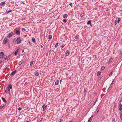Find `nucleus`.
<instances>
[{"instance_id": "obj_1", "label": "nucleus", "mask_w": 122, "mask_h": 122, "mask_svg": "<svg viewBox=\"0 0 122 122\" xmlns=\"http://www.w3.org/2000/svg\"><path fill=\"white\" fill-rule=\"evenodd\" d=\"M13 34V32H11L10 33H9L8 34L7 36V37L9 38H10L12 36Z\"/></svg>"}, {"instance_id": "obj_2", "label": "nucleus", "mask_w": 122, "mask_h": 122, "mask_svg": "<svg viewBox=\"0 0 122 122\" xmlns=\"http://www.w3.org/2000/svg\"><path fill=\"white\" fill-rule=\"evenodd\" d=\"M18 44H20L21 43L20 37H19L17 38L16 40Z\"/></svg>"}, {"instance_id": "obj_3", "label": "nucleus", "mask_w": 122, "mask_h": 122, "mask_svg": "<svg viewBox=\"0 0 122 122\" xmlns=\"http://www.w3.org/2000/svg\"><path fill=\"white\" fill-rule=\"evenodd\" d=\"M7 42L8 39L6 38H5L3 41V42L4 44H5Z\"/></svg>"}, {"instance_id": "obj_4", "label": "nucleus", "mask_w": 122, "mask_h": 122, "mask_svg": "<svg viewBox=\"0 0 122 122\" xmlns=\"http://www.w3.org/2000/svg\"><path fill=\"white\" fill-rule=\"evenodd\" d=\"M118 108L120 111H121L122 109V105L121 103L119 105Z\"/></svg>"}, {"instance_id": "obj_5", "label": "nucleus", "mask_w": 122, "mask_h": 122, "mask_svg": "<svg viewBox=\"0 0 122 122\" xmlns=\"http://www.w3.org/2000/svg\"><path fill=\"white\" fill-rule=\"evenodd\" d=\"M4 55V53L3 52H2L0 53V58H2Z\"/></svg>"}, {"instance_id": "obj_6", "label": "nucleus", "mask_w": 122, "mask_h": 122, "mask_svg": "<svg viewBox=\"0 0 122 122\" xmlns=\"http://www.w3.org/2000/svg\"><path fill=\"white\" fill-rule=\"evenodd\" d=\"M6 91H7V93L8 94H10V89L7 88H6Z\"/></svg>"}, {"instance_id": "obj_7", "label": "nucleus", "mask_w": 122, "mask_h": 122, "mask_svg": "<svg viewBox=\"0 0 122 122\" xmlns=\"http://www.w3.org/2000/svg\"><path fill=\"white\" fill-rule=\"evenodd\" d=\"M47 107V105H46L45 106L44 105H43L42 106V107L43 108V111H44L46 108Z\"/></svg>"}, {"instance_id": "obj_8", "label": "nucleus", "mask_w": 122, "mask_h": 122, "mask_svg": "<svg viewBox=\"0 0 122 122\" xmlns=\"http://www.w3.org/2000/svg\"><path fill=\"white\" fill-rule=\"evenodd\" d=\"M16 72V70H15V71H12V72L11 73L10 75H14L15 74Z\"/></svg>"}, {"instance_id": "obj_9", "label": "nucleus", "mask_w": 122, "mask_h": 122, "mask_svg": "<svg viewBox=\"0 0 122 122\" xmlns=\"http://www.w3.org/2000/svg\"><path fill=\"white\" fill-rule=\"evenodd\" d=\"M93 117L92 115L90 117V118L89 120H88L87 122H90L92 120Z\"/></svg>"}, {"instance_id": "obj_10", "label": "nucleus", "mask_w": 122, "mask_h": 122, "mask_svg": "<svg viewBox=\"0 0 122 122\" xmlns=\"http://www.w3.org/2000/svg\"><path fill=\"white\" fill-rule=\"evenodd\" d=\"M20 33V31L19 30H17L16 31L15 34L18 35H19Z\"/></svg>"}, {"instance_id": "obj_11", "label": "nucleus", "mask_w": 122, "mask_h": 122, "mask_svg": "<svg viewBox=\"0 0 122 122\" xmlns=\"http://www.w3.org/2000/svg\"><path fill=\"white\" fill-rule=\"evenodd\" d=\"M34 74L37 76H38L39 75L38 72L37 71H35L34 73Z\"/></svg>"}, {"instance_id": "obj_12", "label": "nucleus", "mask_w": 122, "mask_h": 122, "mask_svg": "<svg viewBox=\"0 0 122 122\" xmlns=\"http://www.w3.org/2000/svg\"><path fill=\"white\" fill-rule=\"evenodd\" d=\"M6 104H2L1 106H0V109H1L3 107H4V106H5Z\"/></svg>"}, {"instance_id": "obj_13", "label": "nucleus", "mask_w": 122, "mask_h": 122, "mask_svg": "<svg viewBox=\"0 0 122 122\" xmlns=\"http://www.w3.org/2000/svg\"><path fill=\"white\" fill-rule=\"evenodd\" d=\"M5 4V2H2L0 3V5L1 6H3Z\"/></svg>"}, {"instance_id": "obj_14", "label": "nucleus", "mask_w": 122, "mask_h": 122, "mask_svg": "<svg viewBox=\"0 0 122 122\" xmlns=\"http://www.w3.org/2000/svg\"><path fill=\"white\" fill-rule=\"evenodd\" d=\"M1 98L2 100L5 103L6 102V101L5 98L3 97H1Z\"/></svg>"}, {"instance_id": "obj_15", "label": "nucleus", "mask_w": 122, "mask_h": 122, "mask_svg": "<svg viewBox=\"0 0 122 122\" xmlns=\"http://www.w3.org/2000/svg\"><path fill=\"white\" fill-rule=\"evenodd\" d=\"M7 88H8L9 89H11L12 88V86L10 85H9L8 86Z\"/></svg>"}, {"instance_id": "obj_16", "label": "nucleus", "mask_w": 122, "mask_h": 122, "mask_svg": "<svg viewBox=\"0 0 122 122\" xmlns=\"http://www.w3.org/2000/svg\"><path fill=\"white\" fill-rule=\"evenodd\" d=\"M3 57L4 59L5 60H6L7 59V56L6 55H4Z\"/></svg>"}, {"instance_id": "obj_17", "label": "nucleus", "mask_w": 122, "mask_h": 122, "mask_svg": "<svg viewBox=\"0 0 122 122\" xmlns=\"http://www.w3.org/2000/svg\"><path fill=\"white\" fill-rule=\"evenodd\" d=\"M68 17V15L66 14H65L63 16V17L64 18H67Z\"/></svg>"}, {"instance_id": "obj_18", "label": "nucleus", "mask_w": 122, "mask_h": 122, "mask_svg": "<svg viewBox=\"0 0 122 122\" xmlns=\"http://www.w3.org/2000/svg\"><path fill=\"white\" fill-rule=\"evenodd\" d=\"M69 51H66L65 52V54L66 55V56H68L69 55Z\"/></svg>"}, {"instance_id": "obj_19", "label": "nucleus", "mask_w": 122, "mask_h": 122, "mask_svg": "<svg viewBox=\"0 0 122 122\" xmlns=\"http://www.w3.org/2000/svg\"><path fill=\"white\" fill-rule=\"evenodd\" d=\"M23 62V61H20L18 63L19 64V65H21L22 64Z\"/></svg>"}, {"instance_id": "obj_20", "label": "nucleus", "mask_w": 122, "mask_h": 122, "mask_svg": "<svg viewBox=\"0 0 122 122\" xmlns=\"http://www.w3.org/2000/svg\"><path fill=\"white\" fill-rule=\"evenodd\" d=\"M79 35H78L75 37V39H79Z\"/></svg>"}, {"instance_id": "obj_21", "label": "nucleus", "mask_w": 122, "mask_h": 122, "mask_svg": "<svg viewBox=\"0 0 122 122\" xmlns=\"http://www.w3.org/2000/svg\"><path fill=\"white\" fill-rule=\"evenodd\" d=\"M92 23L91 22V20H89L87 22V24H92Z\"/></svg>"}, {"instance_id": "obj_22", "label": "nucleus", "mask_w": 122, "mask_h": 122, "mask_svg": "<svg viewBox=\"0 0 122 122\" xmlns=\"http://www.w3.org/2000/svg\"><path fill=\"white\" fill-rule=\"evenodd\" d=\"M99 107H98V108L97 109V110L96 111V112L97 113L99 112Z\"/></svg>"}, {"instance_id": "obj_23", "label": "nucleus", "mask_w": 122, "mask_h": 122, "mask_svg": "<svg viewBox=\"0 0 122 122\" xmlns=\"http://www.w3.org/2000/svg\"><path fill=\"white\" fill-rule=\"evenodd\" d=\"M118 52L119 53V54L120 55L122 53V51L120 50H118Z\"/></svg>"}, {"instance_id": "obj_24", "label": "nucleus", "mask_w": 122, "mask_h": 122, "mask_svg": "<svg viewBox=\"0 0 122 122\" xmlns=\"http://www.w3.org/2000/svg\"><path fill=\"white\" fill-rule=\"evenodd\" d=\"M101 72L98 71L97 72V76H99L101 74Z\"/></svg>"}, {"instance_id": "obj_25", "label": "nucleus", "mask_w": 122, "mask_h": 122, "mask_svg": "<svg viewBox=\"0 0 122 122\" xmlns=\"http://www.w3.org/2000/svg\"><path fill=\"white\" fill-rule=\"evenodd\" d=\"M63 21L65 23L67 22V20L65 19H63Z\"/></svg>"}, {"instance_id": "obj_26", "label": "nucleus", "mask_w": 122, "mask_h": 122, "mask_svg": "<svg viewBox=\"0 0 122 122\" xmlns=\"http://www.w3.org/2000/svg\"><path fill=\"white\" fill-rule=\"evenodd\" d=\"M86 90L85 89H84V94L85 95L86 94Z\"/></svg>"}, {"instance_id": "obj_27", "label": "nucleus", "mask_w": 122, "mask_h": 122, "mask_svg": "<svg viewBox=\"0 0 122 122\" xmlns=\"http://www.w3.org/2000/svg\"><path fill=\"white\" fill-rule=\"evenodd\" d=\"M52 37V35H50L49 36V39H51Z\"/></svg>"}, {"instance_id": "obj_28", "label": "nucleus", "mask_w": 122, "mask_h": 122, "mask_svg": "<svg viewBox=\"0 0 122 122\" xmlns=\"http://www.w3.org/2000/svg\"><path fill=\"white\" fill-rule=\"evenodd\" d=\"M113 81H112V83L110 85V86L109 87V88H111V87L112 86V83H113Z\"/></svg>"}, {"instance_id": "obj_29", "label": "nucleus", "mask_w": 122, "mask_h": 122, "mask_svg": "<svg viewBox=\"0 0 122 122\" xmlns=\"http://www.w3.org/2000/svg\"><path fill=\"white\" fill-rule=\"evenodd\" d=\"M10 55H9L7 57V60H8L9 59H10Z\"/></svg>"}, {"instance_id": "obj_30", "label": "nucleus", "mask_w": 122, "mask_h": 122, "mask_svg": "<svg viewBox=\"0 0 122 122\" xmlns=\"http://www.w3.org/2000/svg\"><path fill=\"white\" fill-rule=\"evenodd\" d=\"M32 41L33 43L35 42V40L33 37L32 38Z\"/></svg>"}, {"instance_id": "obj_31", "label": "nucleus", "mask_w": 122, "mask_h": 122, "mask_svg": "<svg viewBox=\"0 0 122 122\" xmlns=\"http://www.w3.org/2000/svg\"><path fill=\"white\" fill-rule=\"evenodd\" d=\"M58 82H59L57 80V81H56L55 82V84L56 85H57L58 83Z\"/></svg>"}, {"instance_id": "obj_32", "label": "nucleus", "mask_w": 122, "mask_h": 122, "mask_svg": "<svg viewBox=\"0 0 122 122\" xmlns=\"http://www.w3.org/2000/svg\"><path fill=\"white\" fill-rule=\"evenodd\" d=\"M113 71H112L110 73V74H109V76H111L112 75V74L113 73Z\"/></svg>"}, {"instance_id": "obj_33", "label": "nucleus", "mask_w": 122, "mask_h": 122, "mask_svg": "<svg viewBox=\"0 0 122 122\" xmlns=\"http://www.w3.org/2000/svg\"><path fill=\"white\" fill-rule=\"evenodd\" d=\"M112 58H110V59L109 61V62L110 63H111L112 62Z\"/></svg>"}, {"instance_id": "obj_34", "label": "nucleus", "mask_w": 122, "mask_h": 122, "mask_svg": "<svg viewBox=\"0 0 122 122\" xmlns=\"http://www.w3.org/2000/svg\"><path fill=\"white\" fill-rule=\"evenodd\" d=\"M33 62H34V61H31L30 63V66H31L32 65V64H33Z\"/></svg>"}, {"instance_id": "obj_35", "label": "nucleus", "mask_w": 122, "mask_h": 122, "mask_svg": "<svg viewBox=\"0 0 122 122\" xmlns=\"http://www.w3.org/2000/svg\"><path fill=\"white\" fill-rule=\"evenodd\" d=\"M105 67L104 66H102L101 67V69L102 70H103L105 69Z\"/></svg>"}, {"instance_id": "obj_36", "label": "nucleus", "mask_w": 122, "mask_h": 122, "mask_svg": "<svg viewBox=\"0 0 122 122\" xmlns=\"http://www.w3.org/2000/svg\"><path fill=\"white\" fill-rule=\"evenodd\" d=\"M58 43H56V44H55V47H56V48L57 47V46H58Z\"/></svg>"}, {"instance_id": "obj_37", "label": "nucleus", "mask_w": 122, "mask_h": 122, "mask_svg": "<svg viewBox=\"0 0 122 122\" xmlns=\"http://www.w3.org/2000/svg\"><path fill=\"white\" fill-rule=\"evenodd\" d=\"M120 18H119L118 19V20H117V23H119V22L120 21Z\"/></svg>"}, {"instance_id": "obj_38", "label": "nucleus", "mask_w": 122, "mask_h": 122, "mask_svg": "<svg viewBox=\"0 0 122 122\" xmlns=\"http://www.w3.org/2000/svg\"><path fill=\"white\" fill-rule=\"evenodd\" d=\"M22 31H25L26 30L24 28H22Z\"/></svg>"}, {"instance_id": "obj_39", "label": "nucleus", "mask_w": 122, "mask_h": 122, "mask_svg": "<svg viewBox=\"0 0 122 122\" xmlns=\"http://www.w3.org/2000/svg\"><path fill=\"white\" fill-rule=\"evenodd\" d=\"M69 5L71 6V7H72L73 4L72 3H71L70 4H69Z\"/></svg>"}, {"instance_id": "obj_40", "label": "nucleus", "mask_w": 122, "mask_h": 122, "mask_svg": "<svg viewBox=\"0 0 122 122\" xmlns=\"http://www.w3.org/2000/svg\"><path fill=\"white\" fill-rule=\"evenodd\" d=\"M61 48H63V49H64L65 48V47H64V45L61 46Z\"/></svg>"}, {"instance_id": "obj_41", "label": "nucleus", "mask_w": 122, "mask_h": 122, "mask_svg": "<svg viewBox=\"0 0 122 122\" xmlns=\"http://www.w3.org/2000/svg\"><path fill=\"white\" fill-rule=\"evenodd\" d=\"M18 109L19 111H20L22 109V108H21L20 107H19L18 108Z\"/></svg>"}, {"instance_id": "obj_42", "label": "nucleus", "mask_w": 122, "mask_h": 122, "mask_svg": "<svg viewBox=\"0 0 122 122\" xmlns=\"http://www.w3.org/2000/svg\"><path fill=\"white\" fill-rule=\"evenodd\" d=\"M120 117L121 120H122V114H121Z\"/></svg>"}, {"instance_id": "obj_43", "label": "nucleus", "mask_w": 122, "mask_h": 122, "mask_svg": "<svg viewBox=\"0 0 122 122\" xmlns=\"http://www.w3.org/2000/svg\"><path fill=\"white\" fill-rule=\"evenodd\" d=\"M17 53H18V52L17 51H16L15 52V55H16Z\"/></svg>"}, {"instance_id": "obj_44", "label": "nucleus", "mask_w": 122, "mask_h": 122, "mask_svg": "<svg viewBox=\"0 0 122 122\" xmlns=\"http://www.w3.org/2000/svg\"><path fill=\"white\" fill-rule=\"evenodd\" d=\"M117 24V20H116L115 22V24L116 25Z\"/></svg>"}, {"instance_id": "obj_45", "label": "nucleus", "mask_w": 122, "mask_h": 122, "mask_svg": "<svg viewBox=\"0 0 122 122\" xmlns=\"http://www.w3.org/2000/svg\"><path fill=\"white\" fill-rule=\"evenodd\" d=\"M83 16V15L82 14H81L80 15V16L81 17H82Z\"/></svg>"}, {"instance_id": "obj_46", "label": "nucleus", "mask_w": 122, "mask_h": 122, "mask_svg": "<svg viewBox=\"0 0 122 122\" xmlns=\"http://www.w3.org/2000/svg\"><path fill=\"white\" fill-rule=\"evenodd\" d=\"M12 23L10 24L9 25V26H10L12 25Z\"/></svg>"}, {"instance_id": "obj_47", "label": "nucleus", "mask_w": 122, "mask_h": 122, "mask_svg": "<svg viewBox=\"0 0 122 122\" xmlns=\"http://www.w3.org/2000/svg\"><path fill=\"white\" fill-rule=\"evenodd\" d=\"M114 107H116V106H115V102H114Z\"/></svg>"}, {"instance_id": "obj_48", "label": "nucleus", "mask_w": 122, "mask_h": 122, "mask_svg": "<svg viewBox=\"0 0 122 122\" xmlns=\"http://www.w3.org/2000/svg\"><path fill=\"white\" fill-rule=\"evenodd\" d=\"M27 36V35H25L24 36V37H26Z\"/></svg>"}, {"instance_id": "obj_49", "label": "nucleus", "mask_w": 122, "mask_h": 122, "mask_svg": "<svg viewBox=\"0 0 122 122\" xmlns=\"http://www.w3.org/2000/svg\"><path fill=\"white\" fill-rule=\"evenodd\" d=\"M5 92L6 93H7V91H6V89L5 90Z\"/></svg>"}, {"instance_id": "obj_50", "label": "nucleus", "mask_w": 122, "mask_h": 122, "mask_svg": "<svg viewBox=\"0 0 122 122\" xmlns=\"http://www.w3.org/2000/svg\"><path fill=\"white\" fill-rule=\"evenodd\" d=\"M40 46H41V48H42L43 47V46L42 45H41Z\"/></svg>"}, {"instance_id": "obj_51", "label": "nucleus", "mask_w": 122, "mask_h": 122, "mask_svg": "<svg viewBox=\"0 0 122 122\" xmlns=\"http://www.w3.org/2000/svg\"><path fill=\"white\" fill-rule=\"evenodd\" d=\"M65 5V4H63V7H64Z\"/></svg>"}, {"instance_id": "obj_52", "label": "nucleus", "mask_w": 122, "mask_h": 122, "mask_svg": "<svg viewBox=\"0 0 122 122\" xmlns=\"http://www.w3.org/2000/svg\"><path fill=\"white\" fill-rule=\"evenodd\" d=\"M90 26H91V27H92V24H90Z\"/></svg>"}, {"instance_id": "obj_53", "label": "nucleus", "mask_w": 122, "mask_h": 122, "mask_svg": "<svg viewBox=\"0 0 122 122\" xmlns=\"http://www.w3.org/2000/svg\"><path fill=\"white\" fill-rule=\"evenodd\" d=\"M11 11V10H9V11H8V13H9V12H10Z\"/></svg>"}, {"instance_id": "obj_54", "label": "nucleus", "mask_w": 122, "mask_h": 122, "mask_svg": "<svg viewBox=\"0 0 122 122\" xmlns=\"http://www.w3.org/2000/svg\"><path fill=\"white\" fill-rule=\"evenodd\" d=\"M97 101H95V102H94V103H96Z\"/></svg>"}, {"instance_id": "obj_55", "label": "nucleus", "mask_w": 122, "mask_h": 122, "mask_svg": "<svg viewBox=\"0 0 122 122\" xmlns=\"http://www.w3.org/2000/svg\"><path fill=\"white\" fill-rule=\"evenodd\" d=\"M61 119H60V121L59 122H61Z\"/></svg>"}, {"instance_id": "obj_56", "label": "nucleus", "mask_w": 122, "mask_h": 122, "mask_svg": "<svg viewBox=\"0 0 122 122\" xmlns=\"http://www.w3.org/2000/svg\"><path fill=\"white\" fill-rule=\"evenodd\" d=\"M98 99V98H97L96 99V101H97Z\"/></svg>"}, {"instance_id": "obj_57", "label": "nucleus", "mask_w": 122, "mask_h": 122, "mask_svg": "<svg viewBox=\"0 0 122 122\" xmlns=\"http://www.w3.org/2000/svg\"><path fill=\"white\" fill-rule=\"evenodd\" d=\"M18 50H19V49H17L16 50V51H17L18 52Z\"/></svg>"}, {"instance_id": "obj_58", "label": "nucleus", "mask_w": 122, "mask_h": 122, "mask_svg": "<svg viewBox=\"0 0 122 122\" xmlns=\"http://www.w3.org/2000/svg\"><path fill=\"white\" fill-rule=\"evenodd\" d=\"M2 67V66L1 65H0V68L1 67Z\"/></svg>"}, {"instance_id": "obj_59", "label": "nucleus", "mask_w": 122, "mask_h": 122, "mask_svg": "<svg viewBox=\"0 0 122 122\" xmlns=\"http://www.w3.org/2000/svg\"><path fill=\"white\" fill-rule=\"evenodd\" d=\"M95 103H94V104H93V106H94V105H95Z\"/></svg>"}, {"instance_id": "obj_60", "label": "nucleus", "mask_w": 122, "mask_h": 122, "mask_svg": "<svg viewBox=\"0 0 122 122\" xmlns=\"http://www.w3.org/2000/svg\"><path fill=\"white\" fill-rule=\"evenodd\" d=\"M42 119H43V118H42L41 119V121L42 120Z\"/></svg>"}, {"instance_id": "obj_61", "label": "nucleus", "mask_w": 122, "mask_h": 122, "mask_svg": "<svg viewBox=\"0 0 122 122\" xmlns=\"http://www.w3.org/2000/svg\"><path fill=\"white\" fill-rule=\"evenodd\" d=\"M26 122H29V121H27Z\"/></svg>"}, {"instance_id": "obj_62", "label": "nucleus", "mask_w": 122, "mask_h": 122, "mask_svg": "<svg viewBox=\"0 0 122 122\" xmlns=\"http://www.w3.org/2000/svg\"><path fill=\"white\" fill-rule=\"evenodd\" d=\"M60 82L61 83V80H60Z\"/></svg>"}, {"instance_id": "obj_63", "label": "nucleus", "mask_w": 122, "mask_h": 122, "mask_svg": "<svg viewBox=\"0 0 122 122\" xmlns=\"http://www.w3.org/2000/svg\"><path fill=\"white\" fill-rule=\"evenodd\" d=\"M24 52V51H23L22 52L23 53Z\"/></svg>"}, {"instance_id": "obj_64", "label": "nucleus", "mask_w": 122, "mask_h": 122, "mask_svg": "<svg viewBox=\"0 0 122 122\" xmlns=\"http://www.w3.org/2000/svg\"><path fill=\"white\" fill-rule=\"evenodd\" d=\"M62 122V120H61V122Z\"/></svg>"}]
</instances>
